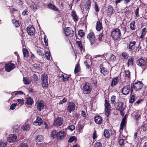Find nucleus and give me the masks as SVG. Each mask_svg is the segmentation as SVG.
I'll return each mask as SVG.
<instances>
[{
  "mask_svg": "<svg viewBox=\"0 0 147 147\" xmlns=\"http://www.w3.org/2000/svg\"><path fill=\"white\" fill-rule=\"evenodd\" d=\"M7 141L9 142L16 141L18 140L17 136L15 134H10L9 137L7 138Z\"/></svg>",
  "mask_w": 147,
  "mask_h": 147,
  "instance_id": "12",
  "label": "nucleus"
},
{
  "mask_svg": "<svg viewBox=\"0 0 147 147\" xmlns=\"http://www.w3.org/2000/svg\"><path fill=\"white\" fill-rule=\"evenodd\" d=\"M81 70V68L79 63H78L76 65L74 69V73L75 74H78Z\"/></svg>",
  "mask_w": 147,
  "mask_h": 147,
  "instance_id": "31",
  "label": "nucleus"
},
{
  "mask_svg": "<svg viewBox=\"0 0 147 147\" xmlns=\"http://www.w3.org/2000/svg\"><path fill=\"white\" fill-rule=\"evenodd\" d=\"M7 142L4 140H0V147H5L7 144Z\"/></svg>",
  "mask_w": 147,
  "mask_h": 147,
  "instance_id": "39",
  "label": "nucleus"
},
{
  "mask_svg": "<svg viewBox=\"0 0 147 147\" xmlns=\"http://www.w3.org/2000/svg\"><path fill=\"white\" fill-rule=\"evenodd\" d=\"M124 140L122 139L119 140V144L120 145V147L123 146L124 143Z\"/></svg>",
  "mask_w": 147,
  "mask_h": 147,
  "instance_id": "57",
  "label": "nucleus"
},
{
  "mask_svg": "<svg viewBox=\"0 0 147 147\" xmlns=\"http://www.w3.org/2000/svg\"><path fill=\"white\" fill-rule=\"evenodd\" d=\"M121 35V31L118 28H113L112 29L111 36L114 40H118L120 38Z\"/></svg>",
  "mask_w": 147,
  "mask_h": 147,
  "instance_id": "3",
  "label": "nucleus"
},
{
  "mask_svg": "<svg viewBox=\"0 0 147 147\" xmlns=\"http://www.w3.org/2000/svg\"><path fill=\"white\" fill-rule=\"evenodd\" d=\"M124 103L122 102H118L117 107L116 108L117 110H121L122 109H125V108L123 107Z\"/></svg>",
  "mask_w": 147,
  "mask_h": 147,
  "instance_id": "26",
  "label": "nucleus"
},
{
  "mask_svg": "<svg viewBox=\"0 0 147 147\" xmlns=\"http://www.w3.org/2000/svg\"><path fill=\"white\" fill-rule=\"evenodd\" d=\"M90 9V8L89 7H84L83 9H82V12L83 13H88L89 11V10Z\"/></svg>",
  "mask_w": 147,
  "mask_h": 147,
  "instance_id": "43",
  "label": "nucleus"
},
{
  "mask_svg": "<svg viewBox=\"0 0 147 147\" xmlns=\"http://www.w3.org/2000/svg\"><path fill=\"white\" fill-rule=\"evenodd\" d=\"M91 83L94 85V87H97L98 86L96 80L92 78L91 80Z\"/></svg>",
  "mask_w": 147,
  "mask_h": 147,
  "instance_id": "49",
  "label": "nucleus"
},
{
  "mask_svg": "<svg viewBox=\"0 0 147 147\" xmlns=\"http://www.w3.org/2000/svg\"><path fill=\"white\" fill-rule=\"evenodd\" d=\"M45 57H46L47 59L48 60H50V56L51 55L50 53L47 51L45 52Z\"/></svg>",
  "mask_w": 147,
  "mask_h": 147,
  "instance_id": "60",
  "label": "nucleus"
},
{
  "mask_svg": "<svg viewBox=\"0 0 147 147\" xmlns=\"http://www.w3.org/2000/svg\"><path fill=\"white\" fill-rule=\"evenodd\" d=\"M91 5V1L90 0H88L86 2L84 6L89 7L90 8Z\"/></svg>",
  "mask_w": 147,
  "mask_h": 147,
  "instance_id": "55",
  "label": "nucleus"
},
{
  "mask_svg": "<svg viewBox=\"0 0 147 147\" xmlns=\"http://www.w3.org/2000/svg\"><path fill=\"white\" fill-rule=\"evenodd\" d=\"M43 123V122L42 118L40 117L37 116L36 120L33 122V124L36 126H40Z\"/></svg>",
  "mask_w": 147,
  "mask_h": 147,
  "instance_id": "14",
  "label": "nucleus"
},
{
  "mask_svg": "<svg viewBox=\"0 0 147 147\" xmlns=\"http://www.w3.org/2000/svg\"><path fill=\"white\" fill-rule=\"evenodd\" d=\"M99 68L100 69V72L104 76L107 75L109 73L108 71L103 66V65L102 63L100 65Z\"/></svg>",
  "mask_w": 147,
  "mask_h": 147,
  "instance_id": "16",
  "label": "nucleus"
},
{
  "mask_svg": "<svg viewBox=\"0 0 147 147\" xmlns=\"http://www.w3.org/2000/svg\"><path fill=\"white\" fill-rule=\"evenodd\" d=\"M33 79V80L35 83H37L38 81V76L36 74H34L32 76Z\"/></svg>",
  "mask_w": 147,
  "mask_h": 147,
  "instance_id": "50",
  "label": "nucleus"
},
{
  "mask_svg": "<svg viewBox=\"0 0 147 147\" xmlns=\"http://www.w3.org/2000/svg\"><path fill=\"white\" fill-rule=\"evenodd\" d=\"M127 121L122 119L120 125V133L122 132L123 128L126 127V125Z\"/></svg>",
  "mask_w": 147,
  "mask_h": 147,
  "instance_id": "23",
  "label": "nucleus"
},
{
  "mask_svg": "<svg viewBox=\"0 0 147 147\" xmlns=\"http://www.w3.org/2000/svg\"><path fill=\"white\" fill-rule=\"evenodd\" d=\"M78 34L79 36L81 37L83 36L85 34V33L83 32V30H79Z\"/></svg>",
  "mask_w": 147,
  "mask_h": 147,
  "instance_id": "63",
  "label": "nucleus"
},
{
  "mask_svg": "<svg viewBox=\"0 0 147 147\" xmlns=\"http://www.w3.org/2000/svg\"><path fill=\"white\" fill-rule=\"evenodd\" d=\"M26 31L30 36H34L35 30L33 25H29L26 28Z\"/></svg>",
  "mask_w": 147,
  "mask_h": 147,
  "instance_id": "8",
  "label": "nucleus"
},
{
  "mask_svg": "<svg viewBox=\"0 0 147 147\" xmlns=\"http://www.w3.org/2000/svg\"><path fill=\"white\" fill-rule=\"evenodd\" d=\"M16 65L14 63H12L10 61L7 62L5 65V70L7 72H9L14 69Z\"/></svg>",
  "mask_w": 147,
  "mask_h": 147,
  "instance_id": "7",
  "label": "nucleus"
},
{
  "mask_svg": "<svg viewBox=\"0 0 147 147\" xmlns=\"http://www.w3.org/2000/svg\"><path fill=\"white\" fill-rule=\"evenodd\" d=\"M43 139V136L42 135H38L37 136L36 141L37 142H42Z\"/></svg>",
  "mask_w": 147,
  "mask_h": 147,
  "instance_id": "44",
  "label": "nucleus"
},
{
  "mask_svg": "<svg viewBox=\"0 0 147 147\" xmlns=\"http://www.w3.org/2000/svg\"><path fill=\"white\" fill-rule=\"evenodd\" d=\"M131 97L129 100V102L130 103H133L134 101L136 100V98L134 94H133L130 95Z\"/></svg>",
  "mask_w": 147,
  "mask_h": 147,
  "instance_id": "38",
  "label": "nucleus"
},
{
  "mask_svg": "<svg viewBox=\"0 0 147 147\" xmlns=\"http://www.w3.org/2000/svg\"><path fill=\"white\" fill-rule=\"evenodd\" d=\"M30 8L33 11H35L38 9V6L34 2H32L30 6Z\"/></svg>",
  "mask_w": 147,
  "mask_h": 147,
  "instance_id": "29",
  "label": "nucleus"
},
{
  "mask_svg": "<svg viewBox=\"0 0 147 147\" xmlns=\"http://www.w3.org/2000/svg\"><path fill=\"white\" fill-rule=\"evenodd\" d=\"M22 52L24 57L27 58L29 56L28 50L25 48H23Z\"/></svg>",
  "mask_w": 147,
  "mask_h": 147,
  "instance_id": "30",
  "label": "nucleus"
},
{
  "mask_svg": "<svg viewBox=\"0 0 147 147\" xmlns=\"http://www.w3.org/2000/svg\"><path fill=\"white\" fill-rule=\"evenodd\" d=\"M51 137L57 141H61L63 140L66 136V133L64 131L61 130L57 132L53 129L51 133Z\"/></svg>",
  "mask_w": 147,
  "mask_h": 147,
  "instance_id": "2",
  "label": "nucleus"
},
{
  "mask_svg": "<svg viewBox=\"0 0 147 147\" xmlns=\"http://www.w3.org/2000/svg\"><path fill=\"white\" fill-rule=\"evenodd\" d=\"M135 24L136 22L135 21H133L130 23V29L132 30H134L136 29Z\"/></svg>",
  "mask_w": 147,
  "mask_h": 147,
  "instance_id": "33",
  "label": "nucleus"
},
{
  "mask_svg": "<svg viewBox=\"0 0 147 147\" xmlns=\"http://www.w3.org/2000/svg\"><path fill=\"white\" fill-rule=\"evenodd\" d=\"M75 105L73 102H69L68 104L67 111L69 113H71L72 111L75 110Z\"/></svg>",
  "mask_w": 147,
  "mask_h": 147,
  "instance_id": "18",
  "label": "nucleus"
},
{
  "mask_svg": "<svg viewBox=\"0 0 147 147\" xmlns=\"http://www.w3.org/2000/svg\"><path fill=\"white\" fill-rule=\"evenodd\" d=\"M65 76L64 77H63V78H62V81L64 82L69 81L71 75H70L69 76H68L66 74H65Z\"/></svg>",
  "mask_w": 147,
  "mask_h": 147,
  "instance_id": "47",
  "label": "nucleus"
},
{
  "mask_svg": "<svg viewBox=\"0 0 147 147\" xmlns=\"http://www.w3.org/2000/svg\"><path fill=\"white\" fill-rule=\"evenodd\" d=\"M104 136L105 137L108 138L110 137V134L108 130L107 129H105L104 132Z\"/></svg>",
  "mask_w": 147,
  "mask_h": 147,
  "instance_id": "42",
  "label": "nucleus"
},
{
  "mask_svg": "<svg viewBox=\"0 0 147 147\" xmlns=\"http://www.w3.org/2000/svg\"><path fill=\"white\" fill-rule=\"evenodd\" d=\"M94 119L95 123L98 125L101 124L103 120L102 117L99 115L95 116Z\"/></svg>",
  "mask_w": 147,
  "mask_h": 147,
  "instance_id": "19",
  "label": "nucleus"
},
{
  "mask_svg": "<svg viewBox=\"0 0 147 147\" xmlns=\"http://www.w3.org/2000/svg\"><path fill=\"white\" fill-rule=\"evenodd\" d=\"M124 75L127 79H131L130 72L129 70H126L124 71Z\"/></svg>",
  "mask_w": 147,
  "mask_h": 147,
  "instance_id": "34",
  "label": "nucleus"
},
{
  "mask_svg": "<svg viewBox=\"0 0 147 147\" xmlns=\"http://www.w3.org/2000/svg\"><path fill=\"white\" fill-rule=\"evenodd\" d=\"M13 128L14 129L13 131L16 132L18 131L19 129V126L17 125H14L13 126Z\"/></svg>",
  "mask_w": 147,
  "mask_h": 147,
  "instance_id": "59",
  "label": "nucleus"
},
{
  "mask_svg": "<svg viewBox=\"0 0 147 147\" xmlns=\"http://www.w3.org/2000/svg\"><path fill=\"white\" fill-rule=\"evenodd\" d=\"M134 58L132 56H130L127 59V65L128 67L133 66L134 61Z\"/></svg>",
  "mask_w": 147,
  "mask_h": 147,
  "instance_id": "20",
  "label": "nucleus"
},
{
  "mask_svg": "<svg viewBox=\"0 0 147 147\" xmlns=\"http://www.w3.org/2000/svg\"><path fill=\"white\" fill-rule=\"evenodd\" d=\"M105 107H111V105L109 102V101L107 100V98H105Z\"/></svg>",
  "mask_w": 147,
  "mask_h": 147,
  "instance_id": "48",
  "label": "nucleus"
},
{
  "mask_svg": "<svg viewBox=\"0 0 147 147\" xmlns=\"http://www.w3.org/2000/svg\"><path fill=\"white\" fill-rule=\"evenodd\" d=\"M130 88L129 85L124 86L121 90V92L124 95L128 94L129 92Z\"/></svg>",
  "mask_w": 147,
  "mask_h": 147,
  "instance_id": "13",
  "label": "nucleus"
},
{
  "mask_svg": "<svg viewBox=\"0 0 147 147\" xmlns=\"http://www.w3.org/2000/svg\"><path fill=\"white\" fill-rule=\"evenodd\" d=\"M64 33L66 36L72 37L74 35V31L70 27H65L64 29Z\"/></svg>",
  "mask_w": 147,
  "mask_h": 147,
  "instance_id": "9",
  "label": "nucleus"
},
{
  "mask_svg": "<svg viewBox=\"0 0 147 147\" xmlns=\"http://www.w3.org/2000/svg\"><path fill=\"white\" fill-rule=\"evenodd\" d=\"M71 16L74 21L76 22L78 20V18L75 11H72L71 13Z\"/></svg>",
  "mask_w": 147,
  "mask_h": 147,
  "instance_id": "27",
  "label": "nucleus"
},
{
  "mask_svg": "<svg viewBox=\"0 0 147 147\" xmlns=\"http://www.w3.org/2000/svg\"><path fill=\"white\" fill-rule=\"evenodd\" d=\"M111 107H105V114L107 117L109 116L110 111Z\"/></svg>",
  "mask_w": 147,
  "mask_h": 147,
  "instance_id": "41",
  "label": "nucleus"
},
{
  "mask_svg": "<svg viewBox=\"0 0 147 147\" xmlns=\"http://www.w3.org/2000/svg\"><path fill=\"white\" fill-rule=\"evenodd\" d=\"M36 104L37 110L39 111H41L43 109L45 106L43 101L41 100L39 102L37 101Z\"/></svg>",
  "mask_w": 147,
  "mask_h": 147,
  "instance_id": "15",
  "label": "nucleus"
},
{
  "mask_svg": "<svg viewBox=\"0 0 147 147\" xmlns=\"http://www.w3.org/2000/svg\"><path fill=\"white\" fill-rule=\"evenodd\" d=\"M67 128L72 131L75 129V127L73 125H71L68 126L67 127Z\"/></svg>",
  "mask_w": 147,
  "mask_h": 147,
  "instance_id": "64",
  "label": "nucleus"
},
{
  "mask_svg": "<svg viewBox=\"0 0 147 147\" xmlns=\"http://www.w3.org/2000/svg\"><path fill=\"white\" fill-rule=\"evenodd\" d=\"M92 90V86L90 83L86 82L83 86L82 91L85 94H90Z\"/></svg>",
  "mask_w": 147,
  "mask_h": 147,
  "instance_id": "6",
  "label": "nucleus"
},
{
  "mask_svg": "<svg viewBox=\"0 0 147 147\" xmlns=\"http://www.w3.org/2000/svg\"><path fill=\"white\" fill-rule=\"evenodd\" d=\"M147 32V30L146 27L143 28L142 30V34L140 36V38H143L146 34Z\"/></svg>",
  "mask_w": 147,
  "mask_h": 147,
  "instance_id": "36",
  "label": "nucleus"
},
{
  "mask_svg": "<svg viewBox=\"0 0 147 147\" xmlns=\"http://www.w3.org/2000/svg\"><path fill=\"white\" fill-rule=\"evenodd\" d=\"M36 52L40 56H43L44 55V54H43L42 50L41 48L38 49H37Z\"/></svg>",
  "mask_w": 147,
  "mask_h": 147,
  "instance_id": "52",
  "label": "nucleus"
},
{
  "mask_svg": "<svg viewBox=\"0 0 147 147\" xmlns=\"http://www.w3.org/2000/svg\"><path fill=\"white\" fill-rule=\"evenodd\" d=\"M23 81L25 84H28L30 83V80L28 77L23 78Z\"/></svg>",
  "mask_w": 147,
  "mask_h": 147,
  "instance_id": "45",
  "label": "nucleus"
},
{
  "mask_svg": "<svg viewBox=\"0 0 147 147\" xmlns=\"http://www.w3.org/2000/svg\"><path fill=\"white\" fill-rule=\"evenodd\" d=\"M32 70L34 72L40 69V65L39 63H36L32 65L31 67Z\"/></svg>",
  "mask_w": 147,
  "mask_h": 147,
  "instance_id": "21",
  "label": "nucleus"
},
{
  "mask_svg": "<svg viewBox=\"0 0 147 147\" xmlns=\"http://www.w3.org/2000/svg\"><path fill=\"white\" fill-rule=\"evenodd\" d=\"M94 5V8L95 11L96 12H98L99 11L100 9L97 3L96 2H95Z\"/></svg>",
  "mask_w": 147,
  "mask_h": 147,
  "instance_id": "53",
  "label": "nucleus"
},
{
  "mask_svg": "<svg viewBox=\"0 0 147 147\" xmlns=\"http://www.w3.org/2000/svg\"><path fill=\"white\" fill-rule=\"evenodd\" d=\"M103 28L102 26V23L101 21L100 22L99 20L97 21L96 25V28L97 31H100Z\"/></svg>",
  "mask_w": 147,
  "mask_h": 147,
  "instance_id": "24",
  "label": "nucleus"
},
{
  "mask_svg": "<svg viewBox=\"0 0 147 147\" xmlns=\"http://www.w3.org/2000/svg\"><path fill=\"white\" fill-rule=\"evenodd\" d=\"M76 139V138L75 136H72L69 138L68 142H69L71 143L73 142Z\"/></svg>",
  "mask_w": 147,
  "mask_h": 147,
  "instance_id": "62",
  "label": "nucleus"
},
{
  "mask_svg": "<svg viewBox=\"0 0 147 147\" xmlns=\"http://www.w3.org/2000/svg\"><path fill=\"white\" fill-rule=\"evenodd\" d=\"M116 99V96L115 95H113L111 98V102L112 105H114L115 103V99Z\"/></svg>",
  "mask_w": 147,
  "mask_h": 147,
  "instance_id": "51",
  "label": "nucleus"
},
{
  "mask_svg": "<svg viewBox=\"0 0 147 147\" xmlns=\"http://www.w3.org/2000/svg\"><path fill=\"white\" fill-rule=\"evenodd\" d=\"M41 84L42 87L44 89H46L48 86V76L47 74L44 73L41 76Z\"/></svg>",
  "mask_w": 147,
  "mask_h": 147,
  "instance_id": "5",
  "label": "nucleus"
},
{
  "mask_svg": "<svg viewBox=\"0 0 147 147\" xmlns=\"http://www.w3.org/2000/svg\"><path fill=\"white\" fill-rule=\"evenodd\" d=\"M63 121V120L62 118L58 117L54 121L53 125L54 126L57 127L62 125Z\"/></svg>",
  "mask_w": 147,
  "mask_h": 147,
  "instance_id": "10",
  "label": "nucleus"
},
{
  "mask_svg": "<svg viewBox=\"0 0 147 147\" xmlns=\"http://www.w3.org/2000/svg\"><path fill=\"white\" fill-rule=\"evenodd\" d=\"M81 115L84 119H86V117L88 115V114L85 111L82 110L81 111Z\"/></svg>",
  "mask_w": 147,
  "mask_h": 147,
  "instance_id": "46",
  "label": "nucleus"
},
{
  "mask_svg": "<svg viewBox=\"0 0 147 147\" xmlns=\"http://www.w3.org/2000/svg\"><path fill=\"white\" fill-rule=\"evenodd\" d=\"M76 44L78 45L80 50L82 51L83 49L82 42L80 41H78L76 42Z\"/></svg>",
  "mask_w": 147,
  "mask_h": 147,
  "instance_id": "40",
  "label": "nucleus"
},
{
  "mask_svg": "<svg viewBox=\"0 0 147 147\" xmlns=\"http://www.w3.org/2000/svg\"><path fill=\"white\" fill-rule=\"evenodd\" d=\"M116 59V57L115 55L113 54H112L110 55V59L112 62H113L115 61Z\"/></svg>",
  "mask_w": 147,
  "mask_h": 147,
  "instance_id": "56",
  "label": "nucleus"
},
{
  "mask_svg": "<svg viewBox=\"0 0 147 147\" xmlns=\"http://www.w3.org/2000/svg\"><path fill=\"white\" fill-rule=\"evenodd\" d=\"M128 54L126 52H123L121 53V55L124 59H127Z\"/></svg>",
  "mask_w": 147,
  "mask_h": 147,
  "instance_id": "54",
  "label": "nucleus"
},
{
  "mask_svg": "<svg viewBox=\"0 0 147 147\" xmlns=\"http://www.w3.org/2000/svg\"><path fill=\"white\" fill-rule=\"evenodd\" d=\"M19 21L15 19H13L12 20V22L14 25L16 27H19L20 26Z\"/></svg>",
  "mask_w": 147,
  "mask_h": 147,
  "instance_id": "35",
  "label": "nucleus"
},
{
  "mask_svg": "<svg viewBox=\"0 0 147 147\" xmlns=\"http://www.w3.org/2000/svg\"><path fill=\"white\" fill-rule=\"evenodd\" d=\"M136 44V42L135 40H131L130 41L127 47L128 50L130 51L134 50L135 49Z\"/></svg>",
  "mask_w": 147,
  "mask_h": 147,
  "instance_id": "11",
  "label": "nucleus"
},
{
  "mask_svg": "<svg viewBox=\"0 0 147 147\" xmlns=\"http://www.w3.org/2000/svg\"><path fill=\"white\" fill-rule=\"evenodd\" d=\"M30 127V125L27 123H25L24 125L22 127V128L23 130L25 131L29 130Z\"/></svg>",
  "mask_w": 147,
  "mask_h": 147,
  "instance_id": "32",
  "label": "nucleus"
},
{
  "mask_svg": "<svg viewBox=\"0 0 147 147\" xmlns=\"http://www.w3.org/2000/svg\"><path fill=\"white\" fill-rule=\"evenodd\" d=\"M137 62L138 63V65L140 66L147 67V63L146 60L142 58H140L138 60Z\"/></svg>",
  "mask_w": 147,
  "mask_h": 147,
  "instance_id": "17",
  "label": "nucleus"
},
{
  "mask_svg": "<svg viewBox=\"0 0 147 147\" xmlns=\"http://www.w3.org/2000/svg\"><path fill=\"white\" fill-rule=\"evenodd\" d=\"M119 82V80L117 77L114 78L111 83V86L113 87L116 86Z\"/></svg>",
  "mask_w": 147,
  "mask_h": 147,
  "instance_id": "28",
  "label": "nucleus"
},
{
  "mask_svg": "<svg viewBox=\"0 0 147 147\" xmlns=\"http://www.w3.org/2000/svg\"><path fill=\"white\" fill-rule=\"evenodd\" d=\"M98 36V40L97 38H96L95 34L93 32H91L87 35V38L88 40L90 45L92 47H96L102 40L103 36V32L100 34Z\"/></svg>",
  "mask_w": 147,
  "mask_h": 147,
  "instance_id": "1",
  "label": "nucleus"
},
{
  "mask_svg": "<svg viewBox=\"0 0 147 147\" xmlns=\"http://www.w3.org/2000/svg\"><path fill=\"white\" fill-rule=\"evenodd\" d=\"M102 146V143L100 142H96L94 145V147H101Z\"/></svg>",
  "mask_w": 147,
  "mask_h": 147,
  "instance_id": "61",
  "label": "nucleus"
},
{
  "mask_svg": "<svg viewBox=\"0 0 147 147\" xmlns=\"http://www.w3.org/2000/svg\"><path fill=\"white\" fill-rule=\"evenodd\" d=\"M33 103L34 101L30 97H29L27 98L26 103L28 105H31Z\"/></svg>",
  "mask_w": 147,
  "mask_h": 147,
  "instance_id": "37",
  "label": "nucleus"
},
{
  "mask_svg": "<svg viewBox=\"0 0 147 147\" xmlns=\"http://www.w3.org/2000/svg\"><path fill=\"white\" fill-rule=\"evenodd\" d=\"M144 84L142 81H138L131 84L130 91L131 94H133V88L136 91L140 90L143 87Z\"/></svg>",
  "mask_w": 147,
  "mask_h": 147,
  "instance_id": "4",
  "label": "nucleus"
},
{
  "mask_svg": "<svg viewBox=\"0 0 147 147\" xmlns=\"http://www.w3.org/2000/svg\"><path fill=\"white\" fill-rule=\"evenodd\" d=\"M114 9L113 7L111 5H109L108 6L107 14V15L110 16L113 13Z\"/></svg>",
  "mask_w": 147,
  "mask_h": 147,
  "instance_id": "25",
  "label": "nucleus"
},
{
  "mask_svg": "<svg viewBox=\"0 0 147 147\" xmlns=\"http://www.w3.org/2000/svg\"><path fill=\"white\" fill-rule=\"evenodd\" d=\"M48 8L55 11H59V10L57 7L55 5H53L51 3H49L47 5Z\"/></svg>",
  "mask_w": 147,
  "mask_h": 147,
  "instance_id": "22",
  "label": "nucleus"
},
{
  "mask_svg": "<svg viewBox=\"0 0 147 147\" xmlns=\"http://www.w3.org/2000/svg\"><path fill=\"white\" fill-rule=\"evenodd\" d=\"M67 98L65 97H64L63 99L61 100H60L59 103V104L61 105L63 103H65L67 101Z\"/></svg>",
  "mask_w": 147,
  "mask_h": 147,
  "instance_id": "58",
  "label": "nucleus"
}]
</instances>
